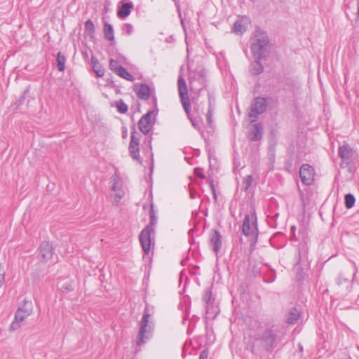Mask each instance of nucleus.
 <instances>
[{"mask_svg": "<svg viewBox=\"0 0 359 359\" xmlns=\"http://www.w3.org/2000/svg\"><path fill=\"white\" fill-rule=\"evenodd\" d=\"M141 137V134L135 130V127L134 126L133 130L131 133L130 144L140 146Z\"/></svg>", "mask_w": 359, "mask_h": 359, "instance_id": "nucleus-27", "label": "nucleus"}, {"mask_svg": "<svg viewBox=\"0 0 359 359\" xmlns=\"http://www.w3.org/2000/svg\"><path fill=\"white\" fill-rule=\"evenodd\" d=\"M277 332L275 330L268 328L255 337V341H259L262 348L267 352H272L276 344Z\"/></svg>", "mask_w": 359, "mask_h": 359, "instance_id": "nucleus-4", "label": "nucleus"}, {"mask_svg": "<svg viewBox=\"0 0 359 359\" xmlns=\"http://www.w3.org/2000/svg\"><path fill=\"white\" fill-rule=\"evenodd\" d=\"M212 109L211 107V102L210 100L209 101V108H208V111L206 114L208 124L210 126H211V125H212Z\"/></svg>", "mask_w": 359, "mask_h": 359, "instance_id": "nucleus-36", "label": "nucleus"}, {"mask_svg": "<svg viewBox=\"0 0 359 359\" xmlns=\"http://www.w3.org/2000/svg\"><path fill=\"white\" fill-rule=\"evenodd\" d=\"M255 59V61L249 66V72L252 76L259 75L264 72V66L261 63L262 59Z\"/></svg>", "mask_w": 359, "mask_h": 359, "instance_id": "nucleus-18", "label": "nucleus"}, {"mask_svg": "<svg viewBox=\"0 0 359 359\" xmlns=\"http://www.w3.org/2000/svg\"><path fill=\"white\" fill-rule=\"evenodd\" d=\"M355 198L354 196L351 194H347L345 195L344 197V203L346 208L350 209L351 208L355 203Z\"/></svg>", "mask_w": 359, "mask_h": 359, "instance_id": "nucleus-28", "label": "nucleus"}, {"mask_svg": "<svg viewBox=\"0 0 359 359\" xmlns=\"http://www.w3.org/2000/svg\"><path fill=\"white\" fill-rule=\"evenodd\" d=\"M143 125H144L145 126H147V132H142L143 134L144 135H147L149 133V132L151 131V128H152V124L151 123H149V122H144L143 123Z\"/></svg>", "mask_w": 359, "mask_h": 359, "instance_id": "nucleus-42", "label": "nucleus"}, {"mask_svg": "<svg viewBox=\"0 0 359 359\" xmlns=\"http://www.w3.org/2000/svg\"><path fill=\"white\" fill-rule=\"evenodd\" d=\"M291 229H292V231H294V229H295V226H292L291 227Z\"/></svg>", "mask_w": 359, "mask_h": 359, "instance_id": "nucleus-51", "label": "nucleus"}, {"mask_svg": "<svg viewBox=\"0 0 359 359\" xmlns=\"http://www.w3.org/2000/svg\"><path fill=\"white\" fill-rule=\"evenodd\" d=\"M120 65L117 60L110 59L109 60V69L114 73L118 71V68L120 67Z\"/></svg>", "mask_w": 359, "mask_h": 359, "instance_id": "nucleus-34", "label": "nucleus"}, {"mask_svg": "<svg viewBox=\"0 0 359 359\" xmlns=\"http://www.w3.org/2000/svg\"><path fill=\"white\" fill-rule=\"evenodd\" d=\"M300 317V311L295 307L292 308L288 312L286 322L293 325L297 322Z\"/></svg>", "mask_w": 359, "mask_h": 359, "instance_id": "nucleus-19", "label": "nucleus"}, {"mask_svg": "<svg viewBox=\"0 0 359 359\" xmlns=\"http://www.w3.org/2000/svg\"><path fill=\"white\" fill-rule=\"evenodd\" d=\"M121 4L117 11V15L119 18L123 19L130 14L131 9L134 6L131 1H121Z\"/></svg>", "mask_w": 359, "mask_h": 359, "instance_id": "nucleus-17", "label": "nucleus"}, {"mask_svg": "<svg viewBox=\"0 0 359 359\" xmlns=\"http://www.w3.org/2000/svg\"><path fill=\"white\" fill-rule=\"evenodd\" d=\"M252 353H254V354H257L256 352H255V348L253 347L252 348V350H251Z\"/></svg>", "mask_w": 359, "mask_h": 359, "instance_id": "nucleus-49", "label": "nucleus"}, {"mask_svg": "<svg viewBox=\"0 0 359 359\" xmlns=\"http://www.w3.org/2000/svg\"><path fill=\"white\" fill-rule=\"evenodd\" d=\"M245 27L241 20H237L233 25V31L237 34H242L245 32Z\"/></svg>", "mask_w": 359, "mask_h": 359, "instance_id": "nucleus-26", "label": "nucleus"}, {"mask_svg": "<svg viewBox=\"0 0 359 359\" xmlns=\"http://www.w3.org/2000/svg\"><path fill=\"white\" fill-rule=\"evenodd\" d=\"M212 194L213 195V198H214L215 201L217 202V195L216 190L212 191Z\"/></svg>", "mask_w": 359, "mask_h": 359, "instance_id": "nucleus-47", "label": "nucleus"}, {"mask_svg": "<svg viewBox=\"0 0 359 359\" xmlns=\"http://www.w3.org/2000/svg\"><path fill=\"white\" fill-rule=\"evenodd\" d=\"M208 184L210 187L211 191L213 190H216L215 185H214V181L213 180L210 179L208 180Z\"/></svg>", "mask_w": 359, "mask_h": 359, "instance_id": "nucleus-45", "label": "nucleus"}, {"mask_svg": "<svg viewBox=\"0 0 359 359\" xmlns=\"http://www.w3.org/2000/svg\"><path fill=\"white\" fill-rule=\"evenodd\" d=\"M112 189L116 192V197L121 199L124 196V191L121 189L120 184L115 181L112 186Z\"/></svg>", "mask_w": 359, "mask_h": 359, "instance_id": "nucleus-29", "label": "nucleus"}, {"mask_svg": "<svg viewBox=\"0 0 359 359\" xmlns=\"http://www.w3.org/2000/svg\"><path fill=\"white\" fill-rule=\"evenodd\" d=\"M53 254V248L48 241L41 243L39 248V258L42 262H47L50 259Z\"/></svg>", "mask_w": 359, "mask_h": 359, "instance_id": "nucleus-13", "label": "nucleus"}, {"mask_svg": "<svg viewBox=\"0 0 359 359\" xmlns=\"http://www.w3.org/2000/svg\"><path fill=\"white\" fill-rule=\"evenodd\" d=\"M90 60H91V64L93 65V66L97 65V64H100L98 60L95 56H92Z\"/></svg>", "mask_w": 359, "mask_h": 359, "instance_id": "nucleus-44", "label": "nucleus"}, {"mask_svg": "<svg viewBox=\"0 0 359 359\" xmlns=\"http://www.w3.org/2000/svg\"><path fill=\"white\" fill-rule=\"evenodd\" d=\"M85 31L90 38L95 37V28L91 20H88L84 23Z\"/></svg>", "mask_w": 359, "mask_h": 359, "instance_id": "nucleus-24", "label": "nucleus"}, {"mask_svg": "<svg viewBox=\"0 0 359 359\" xmlns=\"http://www.w3.org/2000/svg\"><path fill=\"white\" fill-rule=\"evenodd\" d=\"M117 110L121 114H125L128 111V106L122 100L116 102Z\"/></svg>", "mask_w": 359, "mask_h": 359, "instance_id": "nucleus-32", "label": "nucleus"}, {"mask_svg": "<svg viewBox=\"0 0 359 359\" xmlns=\"http://www.w3.org/2000/svg\"><path fill=\"white\" fill-rule=\"evenodd\" d=\"M189 83L191 91H200L205 86V71L203 68L198 70L189 69Z\"/></svg>", "mask_w": 359, "mask_h": 359, "instance_id": "nucleus-7", "label": "nucleus"}, {"mask_svg": "<svg viewBox=\"0 0 359 359\" xmlns=\"http://www.w3.org/2000/svg\"><path fill=\"white\" fill-rule=\"evenodd\" d=\"M103 32H104V37L106 40L110 41H114V29H113V26L111 24H109L108 22L104 23Z\"/></svg>", "mask_w": 359, "mask_h": 359, "instance_id": "nucleus-20", "label": "nucleus"}, {"mask_svg": "<svg viewBox=\"0 0 359 359\" xmlns=\"http://www.w3.org/2000/svg\"><path fill=\"white\" fill-rule=\"evenodd\" d=\"M93 71L97 77H102L104 74V69L100 64L93 66Z\"/></svg>", "mask_w": 359, "mask_h": 359, "instance_id": "nucleus-33", "label": "nucleus"}, {"mask_svg": "<svg viewBox=\"0 0 359 359\" xmlns=\"http://www.w3.org/2000/svg\"><path fill=\"white\" fill-rule=\"evenodd\" d=\"M357 1H358L357 16L359 17V0H357Z\"/></svg>", "mask_w": 359, "mask_h": 359, "instance_id": "nucleus-48", "label": "nucleus"}, {"mask_svg": "<svg viewBox=\"0 0 359 359\" xmlns=\"http://www.w3.org/2000/svg\"><path fill=\"white\" fill-rule=\"evenodd\" d=\"M251 50L255 58L266 59L271 52V45L266 32L257 29L255 31Z\"/></svg>", "mask_w": 359, "mask_h": 359, "instance_id": "nucleus-2", "label": "nucleus"}, {"mask_svg": "<svg viewBox=\"0 0 359 359\" xmlns=\"http://www.w3.org/2000/svg\"><path fill=\"white\" fill-rule=\"evenodd\" d=\"M29 93V90L27 88L24 92L23 94L20 96L19 100L16 101L15 103V105L16 106L15 108L18 109L22 104H23L25 99L27 97Z\"/></svg>", "mask_w": 359, "mask_h": 359, "instance_id": "nucleus-31", "label": "nucleus"}, {"mask_svg": "<svg viewBox=\"0 0 359 359\" xmlns=\"http://www.w3.org/2000/svg\"><path fill=\"white\" fill-rule=\"evenodd\" d=\"M157 222L156 216L150 217L149 224L141 231L139 239L144 255H149L151 246V234L154 233V226Z\"/></svg>", "mask_w": 359, "mask_h": 359, "instance_id": "nucleus-3", "label": "nucleus"}, {"mask_svg": "<svg viewBox=\"0 0 359 359\" xmlns=\"http://www.w3.org/2000/svg\"><path fill=\"white\" fill-rule=\"evenodd\" d=\"M32 311L33 306L32 302L25 299L23 304L15 312V320L23 321L32 313Z\"/></svg>", "mask_w": 359, "mask_h": 359, "instance_id": "nucleus-11", "label": "nucleus"}, {"mask_svg": "<svg viewBox=\"0 0 359 359\" xmlns=\"http://www.w3.org/2000/svg\"><path fill=\"white\" fill-rule=\"evenodd\" d=\"M154 114V111H149L147 113H146L144 115H143L141 118L140 119L138 122V127L141 132H147V126L143 125L144 122H149L151 123V115Z\"/></svg>", "mask_w": 359, "mask_h": 359, "instance_id": "nucleus-21", "label": "nucleus"}, {"mask_svg": "<svg viewBox=\"0 0 359 359\" xmlns=\"http://www.w3.org/2000/svg\"><path fill=\"white\" fill-rule=\"evenodd\" d=\"M128 149L132 158L141 163V158L140 157V146L129 144Z\"/></svg>", "mask_w": 359, "mask_h": 359, "instance_id": "nucleus-22", "label": "nucleus"}, {"mask_svg": "<svg viewBox=\"0 0 359 359\" xmlns=\"http://www.w3.org/2000/svg\"><path fill=\"white\" fill-rule=\"evenodd\" d=\"M314 168L308 163L303 164L299 169V177L303 184L311 185L314 181Z\"/></svg>", "mask_w": 359, "mask_h": 359, "instance_id": "nucleus-9", "label": "nucleus"}, {"mask_svg": "<svg viewBox=\"0 0 359 359\" xmlns=\"http://www.w3.org/2000/svg\"><path fill=\"white\" fill-rule=\"evenodd\" d=\"M21 321L20 320H14L12 323L11 324V326H10V330H18L20 325V323Z\"/></svg>", "mask_w": 359, "mask_h": 359, "instance_id": "nucleus-39", "label": "nucleus"}, {"mask_svg": "<svg viewBox=\"0 0 359 359\" xmlns=\"http://www.w3.org/2000/svg\"><path fill=\"white\" fill-rule=\"evenodd\" d=\"M203 302L205 304L207 313H213L215 312L214 302L211 288H207L203 295Z\"/></svg>", "mask_w": 359, "mask_h": 359, "instance_id": "nucleus-15", "label": "nucleus"}, {"mask_svg": "<svg viewBox=\"0 0 359 359\" xmlns=\"http://www.w3.org/2000/svg\"><path fill=\"white\" fill-rule=\"evenodd\" d=\"M208 354L209 353L207 349L203 350L200 353L199 359H208Z\"/></svg>", "mask_w": 359, "mask_h": 359, "instance_id": "nucleus-41", "label": "nucleus"}, {"mask_svg": "<svg viewBox=\"0 0 359 359\" xmlns=\"http://www.w3.org/2000/svg\"><path fill=\"white\" fill-rule=\"evenodd\" d=\"M41 276H43V274H42V270H40V269H36V270H34V271L32 273V277H33V278H34V279H39Z\"/></svg>", "mask_w": 359, "mask_h": 359, "instance_id": "nucleus-40", "label": "nucleus"}, {"mask_svg": "<svg viewBox=\"0 0 359 359\" xmlns=\"http://www.w3.org/2000/svg\"><path fill=\"white\" fill-rule=\"evenodd\" d=\"M153 216H156L155 215V212H154V204L151 203V206H150V210H149V217H153Z\"/></svg>", "mask_w": 359, "mask_h": 359, "instance_id": "nucleus-46", "label": "nucleus"}, {"mask_svg": "<svg viewBox=\"0 0 359 359\" xmlns=\"http://www.w3.org/2000/svg\"><path fill=\"white\" fill-rule=\"evenodd\" d=\"M271 101L272 98L270 97H257L254 99L250 106V111L248 114L251 123L255 122L259 115L266 111L268 104Z\"/></svg>", "mask_w": 359, "mask_h": 359, "instance_id": "nucleus-6", "label": "nucleus"}, {"mask_svg": "<svg viewBox=\"0 0 359 359\" xmlns=\"http://www.w3.org/2000/svg\"><path fill=\"white\" fill-rule=\"evenodd\" d=\"M116 74L120 77L123 78L129 81H133L135 79L134 76L130 74L123 66H120V67L118 68V71L116 72Z\"/></svg>", "mask_w": 359, "mask_h": 359, "instance_id": "nucleus-23", "label": "nucleus"}, {"mask_svg": "<svg viewBox=\"0 0 359 359\" xmlns=\"http://www.w3.org/2000/svg\"><path fill=\"white\" fill-rule=\"evenodd\" d=\"M258 274H259V271H256V272H255V276H257Z\"/></svg>", "mask_w": 359, "mask_h": 359, "instance_id": "nucleus-50", "label": "nucleus"}, {"mask_svg": "<svg viewBox=\"0 0 359 359\" xmlns=\"http://www.w3.org/2000/svg\"><path fill=\"white\" fill-rule=\"evenodd\" d=\"M65 62L66 57L64 55H62L60 52L57 53L56 62H57V68L59 72H63L65 69Z\"/></svg>", "mask_w": 359, "mask_h": 359, "instance_id": "nucleus-25", "label": "nucleus"}, {"mask_svg": "<svg viewBox=\"0 0 359 359\" xmlns=\"http://www.w3.org/2000/svg\"><path fill=\"white\" fill-rule=\"evenodd\" d=\"M133 90L140 100H148L150 97V88L147 84L135 83L133 86Z\"/></svg>", "mask_w": 359, "mask_h": 359, "instance_id": "nucleus-14", "label": "nucleus"}, {"mask_svg": "<svg viewBox=\"0 0 359 359\" xmlns=\"http://www.w3.org/2000/svg\"><path fill=\"white\" fill-rule=\"evenodd\" d=\"M177 86H178L179 96H180V102L182 104V107H183L187 116L191 121L193 126L194 128H196L197 124L193 120V118L191 117V115H190L191 102H190V99H189V97L188 95L187 86L185 80L181 76H180L178 78Z\"/></svg>", "mask_w": 359, "mask_h": 359, "instance_id": "nucleus-5", "label": "nucleus"}, {"mask_svg": "<svg viewBox=\"0 0 359 359\" xmlns=\"http://www.w3.org/2000/svg\"><path fill=\"white\" fill-rule=\"evenodd\" d=\"M252 182V177L251 175H247L242 182V189L245 191H248Z\"/></svg>", "mask_w": 359, "mask_h": 359, "instance_id": "nucleus-30", "label": "nucleus"}, {"mask_svg": "<svg viewBox=\"0 0 359 359\" xmlns=\"http://www.w3.org/2000/svg\"><path fill=\"white\" fill-rule=\"evenodd\" d=\"M338 154L342 162L346 165L351 163L353 161L355 156V151L348 144H344L339 147L338 149Z\"/></svg>", "mask_w": 359, "mask_h": 359, "instance_id": "nucleus-10", "label": "nucleus"}, {"mask_svg": "<svg viewBox=\"0 0 359 359\" xmlns=\"http://www.w3.org/2000/svg\"><path fill=\"white\" fill-rule=\"evenodd\" d=\"M242 232L245 236L258 235L257 215L255 210L251 214H246L242 225Z\"/></svg>", "mask_w": 359, "mask_h": 359, "instance_id": "nucleus-8", "label": "nucleus"}, {"mask_svg": "<svg viewBox=\"0 0 359 359\" xmlns=\"http://www.w3.org/2000/svg\"><path fill=\"white\" fill-rule=\"evenodd\" d=\"M122 29L127 35H130L133 32V27L130 23H125L123 25Z\"/></svg>", "mask_w": 359, "mask_h": 359, "instance_id": "nucleus-35", "label": "nucleus"}, {"mask_svg": "<svg viewBox=\"0 0 359 359\" xmlns=\"http://www.w3.org/2000/svg\"><path fill=\"white\" fill-rule=\"evenodd\" d=\"M210 243L215 253H218L222 246V235L218 230H212L210 235Z\"/></svg>", "mask_w": 359, "mask_h": 359, "instance_id": "nucleus-16", "label": "nucleus"}, {"mask_svg": "<svg viewBox=\"0 0 359 359\" xmlns=\"http://www.w3.org/2000/svg\"><path fill=\"white\" fill-rule=\"evenodd\" d=\"M154 313V307L146 304L144 313L140 323V330L136 337V344L141 346L150 339L153 334L154 323L149 320Z\"/></svg>", "mask_w": 359, "mask_h": 359, "instance_id": "nucleus-1", "label": "nucleus"}, {"mask_svg": "<svg viewBox=\"0 0 359 359\" xmlns=\"http://www.w3.org/2000/svg\"><path fill=\"white\" fill-rule=\"evenodd\" d=\"M264 128L260 123L251 124L249 128L248 138L250 141H260L263 137Z\"/></svg>", "mask_w": 359, "mask_h": 359, "instance_id": "nucleus-12", "label": "nucleus"}, {"mask_svg": "<svg viewBox=\"0 0 359 359\" xmlns=\"http://www.w3.org/2000/svg\"><path fill=\"white\" fill-rule=\"evenodd\" d=\"M275 279H276V272L273 270H272L269 273V277L264 278V281L266 283H271L273 282L275 280Z\"/></svg>", "mask_w": 359, "mask_h": 359, "instance_id": "nucleus-37", "label": "nucleus"}, {"mask_svg": "<svg viewBox=\"0 0 359 359\" xmlns=\"http://www.w3.org/2000/svg\"><path fill=\"white\" fill-rule=\"evenodd\" d=\"M4 269L0 266V282H4Z\"/></svg>", "mask_w": 359, "mask_h": 359, "instance_id": "nucleus-43", "label": "nucleus"}, {"mask_svg": "<svg viewBox=\"0 0 359 359\" xmlns=\"http://www.w3.org/2000/svg\"><path fill=\"white\" fill-rule=\"evenodd\" d=\"M2 283H3V282H0V287H1V285H2Z\"/></svg>", "mask_w": 359, "mask_h": 359, "instance_id": "nucleus-52", "label": "nucleus"}, {"mask_svg": "<svg viewBox=\"0 0 359 359\" xmlns=\"http://www.w3.org/2000/svg\"><path fill=\"white\" fill-rule=\"evenodd\" d=\"M194 175L201 179H205V176L203 172V170L200 168H196L194 169Z\"/></svg>", "mask_w": 359, "mask_h": 359, "instance_id": "nucleus-38", "label": "nucleus"}]
</instances>
